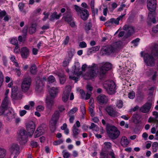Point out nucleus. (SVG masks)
<instances>
[{
    "mask_svg": "<svg viewBox=\"0 0 158 158\" xmlns=\"http://www.w3.org/2000/svg\"><path fill=\"white\" fill-rule=\"evenodd\" d=\"M36 29L35 25L32 24L31 27L29 28V32L30 34H32L35 31Z\"/></svg>",
    "mask_w": 158,
    "mask_h": 158,
    "instance_id": "nucleus-39",
    "label": "nucleus"
},
{
    "mask_svg": "<svg viewBox=\"0 0 158 158\" xmlns=\"http://www.w3.org/2000/svg\"><path fill=\"white\" fill-rule=\"evenodd\" d=\"M10 150L12 152H14L16 155L19 154V147L17 144H13L11 147Z\"/></svg>",
    "mask_w": 158,
    "mask_h": 158,
    "instance_id": "nucleus-23",
    "label": "nucleus"
},
{
    "mask_svg": "<svg viewBox=\"0 0 158 158\" xmlns=\"http://www.w3.org/2000/svg\"><path fill=\"white\" fill-rule=\"evenodd\" d=\"M10 43L15 46L18 45V41L16 39H11L10 41Z\"/></svg>",
    "mask_w": 158,
    "mask_h": 158,
    "instance_id": "nucleus-49",
    "label": "nucleus"
},
{
    "mask_svg": "<svg viewBox=\"0 0 158 158\" xmlns=\"http://www.w3.org/2000/svg\"><path fill=\"white\" fill-rule=\"evenodd\" d=\"M10 104V103L2 104L0 107V115L6 116L9 120L14 117V114L9 109Z\"/></svg>",
    "mask_w": 158,
    "mask_h": 158,
    "instance_id": "nucleus-2",
    "label": "nucleus"
},
{
    "mask_svg": "<svg viewBox=\"0 0 158 158\" xmlns=\"http://www.w3.org/2000/svg\"><path fill=\"white\" fill-rule=\"evenodd\" d=\"M64 18L65 21L68 22H70L72 20V15L70 10L69 9H67L66 12L64 14Z\"/></svg>",
    "mask_w": 158,
    "mask_h": 158,
    "instance_id": "nucleus-20",
    "label": "nucleus"
},
{
    "mask_svg": "<svg viewBox=\"0 0 158 158\" xmlns=\"http://www.w3.org/2000/svg\"><path fill=\"white\" fill-rule=\"evenodd\" d=\"M141 116L138 114H133L132 116L133 122L135 123H139L141 121Z\"/></svg>",
    "mask_w": 158,
    "mask_h": 158,
    "instance_id": "nucleus-28",
    "label": "nucleus"
},
{
    "mask_svg": "<svg viewBox=\"0 0 158 158\" xmlns=\"http://www.w3.org/2000/svg\"><path fill=\"white\" fill-rule=\"evenodd\" d=\"M31 144L33 147H37L38 145L37 143L34 141H31Z\"/></svg>",
    "mask_w": 158,
    "mask_h": 158,
    "instance_id": "nucleus-62",
    "label": "nucleus"
},
{
    "mask_svg": "<svg viewBox=\"0 0 158 158\" xmlns=\"http://www.w3.org/2000/svg\"><path fill=\"white\" fill-rule=\"evenodd\" d=\"M18 90V87L17 86H13L12 87V94L11 96H13L16 93Z\"/></svg>",
    "mask_w": 158,
    "mask_h": 158,
    "instance_id": "nucleus-47",
    "label": "nucleus"
},
{
    "mask_svg": "<svg viewBox=\"0 0 158 158\" xmlns=\"http://www.w3.org/2000/svg\"><path fill=\"white\" fill-rule=\"evenodd\" d=\"M20 53L22 58L27 59L30 55V50L26 47L22 48L20 49Z\"/></svg>",
    "mask_w": 158,
    "mask_h": 158,
    "instance_id": "nucleus-13",
    "label": "nucleus"
},
{
    "mask_svg": "<svg viewBox=\"0 0 158 158\" xmlns=\"http://www.w3.org/2000/svg\"><path fill=\"white\" fill-rule=\"evenodd\" d=\"M6 153V151L5 150L0 149V158H3L5 156Z\"/></svg>",
    "mask_w": 158,
    "mask_h": 158,
    "instance_id": "nucleus-43",
    "label": "nucleus"
},
{
    "mask_svg": "<svg viewBox=\"0 0 158 158\" xmlns=\"http://www.w3.org/2000/svg\"><path fill=\"white\" fill-rule=\"evenodd\" d=\"M56 81L54 77L52 75L50 76L48 78V83L47 85V87L49 88V84L52 83Z\"/></svg>",
    "mask_w": 158,
    "mask_h": 158,
    "instance_id": "nucleus-35",
    "label": "nucleus"
},
{
    "mask_svg": "<svg viewBox=\"0 0 158 158\" xmlns=\"http://www.w3.org/2000/svg\"><path fill=\"white\" fill-rule=\"evenodd\" d=\"M57 12H54L50 16V20L53 21L55 19H59L61 15V14L60 13L58 15L57 14Z\"/></svg>",
    "mask_w": 158,
    "mask_h": 158,
    "instance_id": "nucleus-31",
    "label": "nucleus"
},
{
    "mask_svg": "<svg viewBox=\"0 0 158 158\" xmlns=\"http://www.w3.org/2000/svg\"><path fill=\"white\" fill-rule=\"evenodd\" d=\"M22 97V95L21 93H15L13 96H11V98L13 100H17L21 99Z\"/></svg>",
    "mask_w": 158,
    "mask_h": 158,
    "instance_id": "nucleus-33",
    "label": "nucleus"
},
{
    "mask_svg": "<svg viewBox=\"0 0 158 158\" xmlns=\"http://www.w3.org/2000/svg\"><path fill=\"white\" fill-rule=\"evenodd\" d=\"M58 109L60 113H62L63 111L64 110L65 108L63 106H59L58 107Z\"/></svg>",
    "mask_w": 158,
    "mask_h": 158,
    "instance_id": "nucleus-61",
    "label": "nucleus"
},
{
    "mask_svg": "<svg viewBox=\"0 0 158 158\" xmlns=\"http://www.w3.org/2000/svg\"><path fill=\"white\" fill-rule=\"evenodd\" d=\"M120 134V131L118 130L116 131H115L114 132H113L111 134H110L109 136L111 139H114L118 137Z\"/></svg>",
    "mask_w": 158,
    "mask_h": 158,
    "instance_id": "nucleus-29",
    "label": "nucleus"
},
{
    "mask_svg": "<svg viewBox=\"0 0 158 158\" xmlns=\"http://www.w3.org/2000/svg\"><path fill=\"white\" fill-rule=\"evenodd\" d=\"M152 31L155 33H156L158 32V24L153 27Z\"/></svg>",
    "mask_w": 158,
    "mask_h": 158,
    "instance_id": "nucleus-64",
    "label": "nucleus"
},
{
    "mask_svg": "<svg viewBox=\"0 0 158 158\" xmlns=\"http://www.w3.org/2000/svg\"><path fill=\"white\" fill-rule=\"evenodd\" d=\"M73 53L72 52V51L71 50L69 51L68 52V56L67 57H68V59L70 60H71V58L73 57Z\"/></svg>",
    "mask_w": 158,
    "mask_h": 158,
    "instance_id": "nucleus-54",
    "label": "nucleus"
},
{
    "mask_svg": "<svg viewBox=\"0 0 158 158\" xmlns=\"http://www.w3.org/2000/svg\"><path fill=\"white\" fill-rule=\"evenodd\" d=\"M123 29L127 31L126 35L127 38L132 35L135 32L134 28L127 24L125 25L124 26Z\"/></svg>",
    "mask_w": 158,
    "mask_h": 158,
    "instance_id": "nucleus-11",
    "label": "nucleus"
},
{
    "mask_svg": "<svg viewBox=\"0 0 158 158\" xmlns=\"http://www.w3.org/2000/svg\"><path fill=\"white\" fill-rule=\"evenodd\" d=\"M46 126L43 125L38 128L34 135L35 138H37L43 134L46 130Z\"/></svg>",
    "mask_w": 158,
    "mask_h": 158,
    "instance_id": "nucleus-12",
    "label": "nucleus"
},
{
    "mask_svg": "<svg viewBox=\"0 0 158 158\" xmlns=\"http://www.w3.org/2000/svg\"><path fill=\"white\" fill-rule=\"evenodd\" d=\"M104 88L107 93L110 94H112L115 93V85L113 81H107L104 85Z\"/></svg>",
    "mask_w": 158,
    "mask_h": 158,
    "instance_id": "nucleus-4",
    "label": "nucleus"
},
{
    "mask_svg": "<svg viewBox=\"0 0 158 158\" xmlns=\"http://www.w3.org/2000/svg\"><path fill=\"white\" fill-rule=\"evenodd\" d=\"M57 123L52 120L50 122V127L51 131L52 132H54L56 129V125Z\"/></svg>",
    "mask_w": 158,
    "mask_h": 158,
    "instance_id": "nucleus-30",
    "label": "nucleus"
},
{
    "mask_svg": "<svg viewBox=\"0 0 158 158\" xmlns=\"http://www.w3.org/2000/svg\"><path fill=\"white\" fill-rule=\"evenodd\" d=\"M60 113L58 110L55 111L52 116L51 120L57 122L60 115Z\"/></svg>",
    "mask_w": 158,
    "mask_h": 158,
    "instance_id": "nucleus-22",
    "label": "nucleus"
},
{
    "mask_svg": "<svg viewBox=\"0 0 158 158\" xmlns=\"http://www.w3.org/2000/svg\"><path fill=\"white\" fill-rule=\"evenodd\" d=\"M79 46L81 48H85L87 47V44L84 41H82L79 43Z\"/></svg>",
    "mask_w": 158,
    "mask_h": 158,
    "instance_id": "nucleus-50",
    "label": "nucleus"
},
{
    "mask_svg": "<svg viewBox=\"0 0 158 158\" xmlns=\"http://www.w3.org/2000/svg\"><path fill=\"white\" fill-rule=\"evenodd\" d=\"M101 156L100 158H108V154L104 153L103 152H101L100 154Z\"/></svg>",
    "mask_w": 158,
    "mask_h": 158,
    "instance_id": "nucleus-51",
    "label": "nucleus"
},
{
    "mask_svg": "<svg viewBox=\"0 0 158 158\" xmlns=\"http://www.w3.org/2000/svg\"><path fill=\"white\" fill-rule=\"evenodd\" d=\"M59 76L60 77L59 79L60 83L63 84L66 78L65 76L63 74H62L61 75H59Z\"/></svg>",
    "mask_w": 158,
    "mask_h": 158,
    "instance_id": "nucleus-41",
    "label": "nucleus"
},
{
    "mask_svg": "<svg viewBox=\"0 0 158 158\" xmlns=\"http://www.w3.org/2000/svg\"><path fill=\"white\" fill-rule=\"evenodd\" d=\"M157 121V118L156 117H150L148 119V122L149 123L153 122L154 123H156Z\"/></svg>",
    "mask_w": 158,
    "mask_h": 158,
    "instance_id": "nucleus-45",
    "label": "nucleus"
},
{
    "mask_svg": "<svg viewBox=\"0 0 158 158\" xmlns=\"http://www.w3.org/2000/svg\"><path fill=\"white\" fill-rule=\"evenodd\" d=\"M129 143V142L126 137L124 136L122 137L120 143L122 146L126 147L128 145Z\"/></svg>",
    "mask_w": 158,
    "mask_h": 158,
    "instance_id": "nucleus-25",
    "label": "nucleus"
},
{
    "mask_svg": "<svg viewBox=\"0 0 158 158\" xmlns=\"http://www.w3.org/2000/svg\"><path fill=\"white\" fill-rule=\"evenodd\" d=\"M99 47L98 46H96L95 47H92L91 48L89 49V50L88 51V53H91V51H97L99 50Z\"/></svg>",
    "mask_w": 158,
    "mask_h": 158,
    "instance_id": "nucleus-42",
    "label": "nucleus"
},
{
    "mask_svg": "<svg viewBox=\"0 0 158 158\" xmlns=\"http://www.w3.org/2000/svg\"><path fill=\"white\" fill-rule=\"evenodd\" d=\"M4 81V76L2 73L0 72V87L2 85Z\"/></svg>",
    "mask_w": 158,
    "mask_h": 158,
    "instance_id": "nucleus-46",
    "label": "nucleus"
},
{
    "mask_svg": "<svg viewBox=\"0 0 158 158\" xmlns=\"http://www.w3.org/2000/svg\"><path fill=\"white\" fill-rule=\"evenodd\" d=\"M92 27V24L91 23H88L86 24L85 26V30L87 33H89V31L90 30Z\"/></svg>",
    "mask_w": 158,
    "mask_h": 158,
    "instance_id": "nucleus-38",
    "label": "nucleus"
},
{
    "mask_svg": "<svg viewBox=\"0 0 158 158\" xmlns=\"http://www.w3.org/2000/svg\"><path fill=\"white\" fill-rule=\"evenodd\" d=\"M73 132V136L74 138L77 139L78 138V135L80 132V130L77 128L76 125L74 124L72 129Z\"/></svg>",
    "mask_w": 158,
    "mask_h": 158,
    "instance_id": "nucleus-27",
    "label": "nucleus"
},
{
    "mask_svg": "<svg viewBox=\"0 0 158 158\" xmlns=\"http://www.w3.org/2000/svg\"><path fill=\"white\" fill-rule=\"evenodd\" d=\"M105 110L108 114L111 117L115 118L119 115L118 113L111 106L106 107Z\"/></svg>",
    "mask_w": 158,
    "mask_h": 158,
    "instance_id": "nucleus-10",
    "label": "nucleus"
},
{
    "mask_svg": "<svg viewBox=\"0 0 158 158\" xmlns=\"http://www.w3.org/2000/svg\"><path fill=\"white\" fill-rule=\"evenodd\" d=\"M111 68V64L109 62H106L102 64L99 68V74L102 77L107 71Z\"/></svg>",
    "mask_w": 158,
    "mask_h": 158,
    "instance_id": "nucleus-7",
    "label": "nucleus"
},
{
    "mask_svg": "<svg viewBox=\"0 0 158 158\" xmlns=\"http://www.w3.org/2000/svg\"><path fill=\"white\" fill-rule=\"evenodd\" d=\"M6 13L5 11H2L0 9V18L1 19L6 15Z\"/></svg>",
    "mask_w": 158,
    "mask_h": 158,
    "instance_id": "nucleus-59",
    "label": "nucleus"
},
{
    "mask_svg": "<svg viewBox=\"0 0 158 158\" xmlns=\"http://www.w3.org/2000/svg\"><path fill=\"white\" fill-rule=\"evenodd\" d=\"M31 79L29 77L23 79L21 84V89L23 92H27L29 89L31 83Z\"/></svg>",
    "mask_w": 158,
    "mask_h": 158,
    "instance_id": "nucleus-5",
    "label": "nucleus"
},
{
    "mask_svg": "<svg viewBox=\"0 0 158 158\" xmlns=\"http://www.w3.org/2000/svg\"><path fill=\"white\" fill-rule=\"evenodd\" d=\"M63 142V141L62 139H59L57 141H55L53 142V144L55 145H57L60 144Z\"/></svg>",
    "mask_w": 158,
    "mask_h": 158,
    "instance_id": "nucleus-58",
    "label": "nucleus"
},
{
    "mask_svg": "<svg viewBox=\"0 0 158 158\" xmlns=\"http://www.w3.org/2000/svg\"><path fill=\"white\" fill-rule=\"evenodd\" d=\"M70 94V93L68 91H64L62 96V100L64 102H65L68 100L69 96Z\"/></svg>",
    "mask_w": 158,
    "mask_h": 158,
    "instance_id": "nucleus-34",
    "label": "nucleus"
},
{
    "mask_svg": "<svg viewBox=\"0 0 158 158\" xmlns=\"http://www.w3.org/2000/svg\"><path fill=\"white\" fill-rule=\"evenodd\" d=\"M135 97V93L134 92H132L128 94V97L130 99H132Z\"/></svg>",
    "mask_w": 158,
    "mask_h": 158,
    "instance_id": "nucleus-55",
    "label": "nucleus"
},
{
    "mask_svg": "<svg viewBox=\"0 0 158 158\" xmlns=\"http://www.w3.org/2000/svg\"><path fill=\"white\" fill-rule=\"evenodd\" d=\"M44 85L42 81L40 79H37L35 84V90L37 92L40 93L43 90Z\"/></svg>",
    "mask_w": 158,
    "mask_h": 158,
    "instance_id": "nucleus-16",
    "label": "nucleus"
},
{
    "mask_svg": "<svg viewBox=\"0 0 158 158\" xmlns=\"http://www.w3.org/2000/svg\"><path fill=\"white\" fill-rule=\"evenodd\" d=\"M44 108V107L43 106H38L37 107L36 109L38 111H41L43 110Z\"/></svg>",
    "mask_w": 158,
    "mask_h": 158,
    "instance_id": "nucleus-63",
    "label": "nucleus"
},
{
    "mask_svg": "<svg viewBox=\"0 0 158 158\" xmlns=\"http://www.w3.org/2000/svg\"><path fill=\"white\" fill-rule=\"evenodd\" d=\"M9 92V89H7L6 90V92L5 94V97L2 102V104H8L10 103L9 101L8 100V97H7L8 94Z\"/></svg>",
    "mask_w": 158,
    "mask_h": 158,
    "instance_id": "nucleus-32",
    "label": "nucleus"
},
{
    "mask_svg": "<svg viewBox=\"0 0 158 158\" xmlns=\"http://www.w3.org/2000/svg\"><path fill=\"white\" fill-rule=\"evenodd\" d=\"M74 7L75 9L77 12L78 14L80 15L81 19L85 21L87 20L89 15L88 10L80 7L77 5H75Z\"/></svg>",
    "mask_w": 158,
    "mask_h": 158,
    "instance_id": "nucleus-3",
    "label": "nucleus"
},
{
    "mask_svg": "<svg viewBox=\"0 0 158 158\" xmlns=\"http://www.w3.org/2000/svg\"><path fill=\"white\" fill-rule=\"evenodd\" d=\"M89 129H92L93 130L97 131L98 130L97 126L93 123H92L91 126L89 127Z\"/></svg>",
    "mask_w": 158,
    "mask_h": 158,
    "instance_id": "nucleus-40",
    "label": "nucleus"
},
{
    "mask_svg": "<svg viewBox=\"0 0 158 158\" xmlns=\"http://www.w3.org/2000/svg\"><path fill=\"white\" fill-rule=\"evenodd\" d=\"M78 110L77 107H74L71 109L68 114V115H73V114L75 113Z\"/></svg>",
    "mask_w": 158,
    "mask_h": 158,
    "instance_id": "nucleus-44",
    "label": "nucleus"
},
{
    "mask_svg": "<svg viewBox=\"0 0 158 158\" xmlns=\"http://www.w3.org/2000/svg\"><path fill=\"white\" fill-rule=\"evenodd\" d=\"M35 125L33 121H30L27 125V130L29 134L32 135L35 131Z\"/></svg>",
    "mask_w": 158,
    "mask_h": 158,
    "instance_id": "nucleus-15",
    "label": "nucleus"
},
{
    "mask_svg": "<svg viewBox=\"0 0 158 158\" xmlns=\"http://www.w3.org/2000/svg\"><path fill=\"white\" fill-rule=\"evenodd\" d=\"M106 130L109 136L114 131H116L118 129L114 126H110L109 124H107L106 126Z\"/></svg>",
    "mask_w": 158,
    "mask_h": 158,
    "instance_id": "nucleus-24",
    "label": "nucleus"
},
{
    "mask_svg": "<svg viewBox=\"0 0 158 158\" xmlns=\"http://www.w3.org/2000/svg\"><path fill=\"white\" fill-rule=\"evenodd\" d=\"M69 117V121L70 123H73L74 119V116L73 115H68Z\"/></svg>",
    "mask_w": 158,
    "mask_h": 158,
    "instance_id": "nucleus-60",
    "label": "nucleus"
},
{
    "mask_svg": "<svg viewBox=\"0 0 158 158\" xmlns=\"http://www.w3.org/2000/svg\"><path fill=\"white\" fill-rule=\"evenodd\" d=\"M18 137L22 144L25 143L27 142V139L28 137L26 131L23 129H21L19 131Z\"/></svg>",
    "mask_w": 158,
    "mask_h": 158,
    "instance_id": "nucleus-8",
    "label": "nucleus"
},
{
    "mask_svg": "<svg viewBox=\"0 0 158 158\" xmlns=\"http://www.w3.org/2000/svg\"><path fill=\"white\" fill-rule=\"evenodd\" d=\"M88 68L90 69L89 74L91 78L94 77L96 76L98 72V67L96 64H93L91 66H89Z\"/></svg>",
    "mask_w": 158,
    "mask_h": 158,
    "instance_id": "nucleus-9",
    "label": "nucleus"
},
{
    "mask_svg": "<svg viewBox=\"0 0 158 158\" xmlns=\"http://www.w3.org/2000/svg\"><path fill=\"white\" fill-rule=\"evenodd\" d=\"M48 89L50 96L52 98H55L58 93V89L57 87H52Z\"/></svg>",
    "mask_w": 158,
    "mask_h": 158,
    "instance_id": "nucleus-21",
    "label": "nucleus"
},
{
    "mask_svg": "<svg viewBox=\"0 0 158 158\" xmlns=\"http://www.w3.org/2000/svg\"><path fill=\"white\" fill-rule=\"evenodd\" d=\"M80 68L79 63V62L75 63V65L73 67V73L77 76L81 75L82 73V72L81 71H80Z\"/></svg>",
    "mask_w": 158,
    "mask_h": 158,
    "instance_id": "nucleus-19",
    "label": "nucleus"
},
{
    "mask_svg": "<svg viewBox=\"0 0 158 158\" xmlns=\"http://www.w3.org/2000/svg\"><path fill=\"white\" fill-rule=\"evenodd\" d=\"M37 67L36 66L33 64L32 65L30 68V72L33 75L37 73Z\"/></svg>",
    "mask_w": 158,
    "mask_h": 158,
    "instance_id": "nucleus-36",
    "label": "nucleus"
},
{
    "mask_svg": "<svg viewBox=\"0 0 158 158\" xmlns=\"http://www.w3.org/2000/svg\"><path fill=\"white\" fill-rule=\"evenodd\" d=\"M123 106V102L121 100H119L117 102V106L119 108H121Z\"/></svg>",
    "mask_w": 158,
    "mask_h": 158,
    "instance_id": "nucleus-52",
    "label": "nucleus"
},
{
    "mask_svg": "<svg viewBox=\"0 0 158 158\" xmlns=\"http://www.w3.org/2000/svg\"><path fill=\"white\" fill-rule=\"evenodd\" d=\"M152 106V104L151 102H146L139 109V111L144 113H147L149 111Z\"/></svg>",
    "mask_w": 158,
    "mask_h": 158,
    "instance_id": "nucleus-14",
    "label": "nucleus"
},
{
    "mask_svg": "<svg viewBox=\"0 0 158 158\" xmlns=\"http://www.w3.org/2000/svg\"><path fill=\"white\" fill-rule=\"evenodd\" d=\"M97 102L100 104H106L108 102L107 97L103 94H101L97 97Z\"/></svg>",
    "mask_w": 158,
    "mask_h": 158,
    "instance_id": "nucleus-17",
    "label": "nucleus"
},
{
    "mask_svg": "<svg viewBox=\"0 0 158 158\" xmlns=\"http://www.w3.org/2000/svg\"><path fill=\"white\" fill-rule=\"evenodd\" d=\"M19 52H20V50L19 49V47L18 45L15 46L14 49V52L16 53H19Z\"/></svg>",
    "mask_w": 158,
    "mask_h": 158,
    "instance_id": "nucleus-56",
    "label": "nucleus"
},
{
    "mask_svg": "<svg viewBox=\"0 0 158 158\" xmlns=\"http://www.w3.org/2000/svg\"><path fill=\"white\" fill-rule=\"evenodd\" d=\"M104 144L106 147L108 149H110L111 147V144L109 142H105L104 143Z\"/></svg>",
    "mask_w": 158,
    "mask_h": 158,
    "instance_id": "nucleus-57",
    "label": "nucleus"
},
{
    "mask_svg": "<svg viewBox=\"0 0 158 158\" xmlns=\"http://www.w3.org/2000/svg\"><path fill=\"white\" fill-rule=\"evenodd\" d=\"M122 45V42L121 41H118L113 44L112 45L113 47L115 48V50L116 51L117 48L121 47Z\"/></svg>",
    "mask_w": 158,
    "mask_h": 158,
    "instance_id": "nucleus-37",
    "label": "nucleus"
},
{
    "mask_svg": "<svg viewBox=\"0 0 158 158\" xmlns=\"http://www.w3.org/2000/svg\"><path fill=\"white\" fill-rule=\"evenodd\" d=\"M109 23H114L116 24H118L119 22H118V23L117 22V19H115L114 18H112L110 19L109 21Z\"/></svg>",
    "mask_w": 158,
    "mask_h": 158,
    "instance_id": "nucleus-48",
    "label": "nucleus"
},
{
    "mask_svg": "<svg viewBox=\"0 0 158 158\" xmlns=\"http://www.w3.org/2000/svg\"><path fill=\"white\" fill-rule=\"evenodd\" d=\"M105 52L108 54L114 53L115 52V48L113 47L112 45H109L107 46L105 49Z\"/></svg>",
    "mask_w": 158,
    "mask_h": 158,
    "instance_id": "nucleus-26",
    "label": "nucleus"
},
{
    "mask_svg": "<svg viewBox=\"0 0 158 158\" xmlns=\"http://www.w3.org/2000/svg\"><path fill=\"white\" fill-rule=\"evenodd\" d=\"M70 60L68 59V57L65 58V60L63 62V66L65 67H66L67 65H68L69 63V61Z\"/></svg>",
    "mask_w": 158,
    "mask_h": 158,
    "instance_id": "nucleus-53",
    "label": "nucleus"
},
{
    "mask_svg": "<svg viewBox=\"0 0 158 158\" xmlns=\"http://www.w3.org/2000/svg\"><path fill=\"white\" fill-rule=\"evenodd\" d=\"M157 2L156 0H147V7L149 12L148 17L151 16L152 14L156 9Z\"/></svg>",
    "mask_w": 158,
    "mask_h": 158,
    "instance_id": "nucleus-6",
    "label": "nucleus"
},
{
    "mask_svg": "<svg viewBox=\"0 0 158 158\" xmlns=\"http://www.w3.org/2000/svg\"><path fill=\"white\" fill-rule=\"evenodd\" d=\"M54 98L48 97L46 99V107L50 110H52L54 104Z\"/></svg>",
    "mask_w": 158,
    "mask_h": 158,
    "instance_id": "nucleus-18",
    "label": "nucleus"
},
{
    "mask_svg": "<svg viewBox=\"0 0 158 158\" xmlns=\"http://www.w3.org/2000/svg\"><path fill=\"white\" fill-rule=\"evenodd\" d=\"M154 57H158V44H156L153 47L150 54L148 53L144 54L143 60L147 66L153 67L155 65V61Z\"/></svg>",
    "mask_w": 158,
    "mask_h": 158,
    "instance_id": "nucleus-1",
    "label": "nucleus"
}]
</instances>
